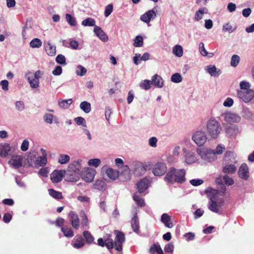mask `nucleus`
<instances>
[{"label":"nucleus","instance_id":"1","mask_svg":"<svg viewBox=\"0 0 254 254\" xmlns=\"http://www.w3.org/2000/svg\"><path fill=\"white\" fill-rule=\"evenodd\" d=\"M114 234L116 235L114 242L112 238L111 235L107 234L104 237L106 247L108 250L115 248L116 250L121 251L123 250V244L125 241V234L118 230H114Z\"/></svg>","mask_w":254,"mask_h":254},{"label":"nucleus","instance_id":"2","mask_svg":"<svg viewBox=\"0 0 254 254\" xmlns=\"http://www.w3.org/2000/svg\"><path fill=\"white\" fill-rule=\"evenodd\" d=\"M186 171L183 169H176L174 167H171L167 173L164 180L172 184L174 182L182 184L186 181Z\"/></svg>","mask_w":254,"mask_h":254},{"label":"nucleus","instance_id":"3","mask_svg":"<svg viewBox=\"0 0 254 254\" xmlns=\"http://www.w3.org/2000/svg\"><path fill=\"white\" fill-rule=\"evenodd\" d=\"M206 128L208 133L212 138H217L222 129L219 122L213 118L208 120Z\"/></svg>","mask_w":254,"mask_h":254},{"label":"nucleus","instance_id":"4","mask_svg":"<svg viewBox=\"0 0 254 254\" xmlns=\"http://www.w3.org/2000/svg\"><path fill=\"white\" fill-rule=\"evenodd\" d=\"M197 152L201 159L204 161L210 162L215 161L216 159V156L213 150L199 148L197 149Z\"/></svg>","mask_w":254,"mask_h":254},{"label":"nucleus","instance_id":"5","mask_svg":"<svg viewBox=\"0 0 254 254\" xmlns=\"http://www.w3.org/2000/svg\"><path fill=\"white\" fill-rule=\"evenodd\" d=\"M194 142L199 146H202L207 140V136L203 131L198 130L196 131L192 137Z\"/></svg>","mask_w":254,"mask_h":254},{"label":"nucleus","instance_id":"6","mask_svg":"<svg viewBox=\"0 0 254 254\" xmlns=\"http://www.w3.org/2000/svg\"><path fill=\"white\" fill-rule=\"evenodd\" d=\"M167 170V168L165 163L158 162L154 165L152 173L155 176H161L166 173Z\"/></svg>","mask_w":254,"mask_h":254},{"label":"nucleus","instance_id":"7","mask_svg":"<svg viewBox=\"0 0 254 254\" xmlns=\"http://www.w3.org/2000/svg\"><path fill=\"white\" fill-rule=\"evenodd\" d=\"M238 95L244 102L248 103L254 97V90L249 89L238 91Z\"/></svg>","mask_w":254,"mask_h":254},{"label":"nucleus","instance_id":"8","mask_svg":"<svg viewBox=\"0 0 254 254\" xmlns=\"http://www.w3.org/2000/svg\"><path fill=\"white\" fill-rule=\"evenodd\" d=\"M224 201L223 199H221L219 201H216L211 198L208 202V207L210 211L215 213H218L219 208L224 205Z\"/></svg>","mask_w":254,"mask_h":254},{"label":"nucleus","instance_id":"9","mask_svg":"<svg viewBox=\"0 0 254 254\" xmlns=\"http://www.w3.org/2000/svg\"><path fill=\"white\" fill-rule=\"evenodd\" d=\"M238 174L239 177L244 180H248L249 178V167L247 164L243 163L240 167Z\"/></svg>","mask_w":254,"mask_h":254},{"label":"nucleus","instance_id":"10","mask_svg":"<svg viewBox=\"0 0 254 254\" xmlns=\"http://www.w3.org/2000/svg\"><path fill=\"white\" fill-rule=\"evenodd\" d=\"M64 170H55L50 175V178L53 183H58L60 182L65 174Z\"/></svg>","mask_w":254,"mask_h":254},{"label":"nucleus","instance_id":"11","mask_svg":"<svg viewBox=\"0 0 254 254\" xmlns=\"http://www.w3.org/2000/svg\"><path fill=\"white\" fill-rule=\"evenodd\" d=\"M156 16V14L155 11L154 9H151L141 15L140 18L142 21L146 23H149L151 19H154Z\"/></svg>","mask_w":254,"mask_h":254},{"label":"nucleus","instance_id":"12","mask_svg":"<svg viewBox=\"0 0 254 254\" xmlns=\"http://www.w3.org/2000/svg\"><path fill=\"white\" fill-rule=\"evenodd\" d=\"M95 171L90 168H87L82 173L83 179L86 182H91L94 178Z\"/></svg>","mask_w":254,"mask_h":254},{"label":"nucleus","instance_id":"13","mask_svg":"<svg viewBox=\"0 0 254 254\" xmlns=\"http://www.w3.org/2000/svg\"><path fill=\"white\" fill-rule=\"evenodd\" d=\"M69 217L72 226L76 230L79 228V219L78 215L73 211H71L69 213Z\"/></svg>","mask_w":254,"mask_h":254},{"label":"nucleus","instance_id":"14","mask_svg":"<svg viewBox=\"0 0 254 254\" xmlns=\"http://www.w3.org/2000/svg\"><path fill=\"white\" fill-rule=\"evenodd\" d=\"M161 221L164 224L165 227L168 228H172L174 225L171 221V216L167 213H163L161 218Z\"/></svg>","mask_w":254,"mask_h":254},{"label":"nucleus","instance_id":"15","mask_svg":"<svg viewBox=\"0 0 254 254\" xmlns=\"http://www.w3.org/2000/svg\"><path fill=\"white\" fill-rule=\"evenodd\" d=\"M94 32L95 34L103 41H107L108 39L107 35L103 31L100 27L95 26L94 28Z\"/></svg>","mask_w":254,"mask_h":254},{"label":"nucleus","instance_id":"16","mask_svg":"<svg viewBox=\"0 0 254 254\" xmlns=\"http://www.w3.org/2000/svg\"><path fill=\"white\" fill-rule=\"evenodd\" d=\"M148 186V180L146 178H144L140 180L137 184V189L140 193L143 192Z\"/></svg>","mask_w":254,"mask_h":254},{"label":"nucleus","instance_id":"17","mask_svg":"<svg viewBox=\"0 0 254 254\" xmlns=\"http://www.w3.org/2000/svg\"><path fill=\"white\" fill-rule=\"evenodd\" d=\"M84 240L81 236H76L73 239L72 243V246L76 249H80L84 246Z\"/></svg>","mask_w":254,"mask_h":254},{"label":"nucleus","instance_id":"18","mask_svg":"<svg viewBox=\"0 0 254 254\" xmlns=\"http://www.w3.org/2000/svg\"><path fill=\"white\" fill-rule=\"evenodd\" d=\"M131 226L133 232L136 233H138L139 232V224L136 214H134L132 218Z\"/></svg>","mask_w":254,"mask_h":254},{"label":"nucleus","instance_id":"19","mask_svg":"<svg viewBox=\"0 0 254 254\" xmlns=\"http://www.w3.org/2000/svg\"><path fill=\"white\" fill-rule=\"evenodd\" d=\"M23 158L20 156H13L11 159L9 161L10 163L13 167L19 168L22 166Z\"/></svg>","mask_w":254,"mask_h":254},{"label":"nucleus","instance_id":"20","mask_svg":"<svg viewBox=\"0 0 254 254\" xmlns=\"http://www.w3.org/2000/svg\"><path fill=\"white\" fill-rule=\"evenodd\" d=\"M10 150V147L9 144L4 143L0 145V156L6 157Z\"/></svg>","mask_w":254,"mask_h":254},{"label":"nucleus","instance_id":"21","mask_svg":"<svg viewBox=\"0 0 254 254\" xmlns=\"http://www.w3.org/2000/svg\"><path fill=\"white\" fill-rule=\"evenodd\" d=\"M151 82L158 88H161L163 85V81L162 77L157 74H155L152 77Z\"/></svg>","mask_w":254,"mask_h":254},{"label":"nucleus","instance_id":"22","mask_svg":"<svg viewBox=\"0 0 254 254\" xmlns=\"http://www.w3.org/2000/svg\"><path fill=\"white\" fill-rule=\"evenodd\" d=\"M225 120L230 122H239L241 118L237 115L233 113H228L225 115Z\"/></svg>","mask_w":254,"mask_h":254},{"label":"nucleus","instance_id":"23","mask_svg":"<svg viewBox=\"0 0 254 254\" xmlns=\"http://www.w3.org/2000/svg\"><path fill=\"white\" fill-rule=\"evenodd\" d=\"M93 187L95 189L104 191L106 189V184L105 182L102 180H97L94 183Z\"/></svg>","mask_w":254,"mask_h":254},{"label":"nucleus","instance_id":"24","mask_svg":"<svg viewBox=\"0 0 254 254\" xmlns=\"http://www.w3.org/2000/svg\"><path fill=\"white\" fill-rule=\"evenodd\" d=\"M196 158L194 153L189 152L185 156V161L187 164H190L194 163Z\"/></svg>","mask_w":254,"mask_h":254},{"label":"nucleus","instance_id":"25","mask_svg":"<svg viewBox=\"0 0 254 254\" xmlns=\"http://www.w3.org/2000/svg\"><path fill=\"white\" fill-rule=\"evenodd\" d=\"M149 251L151 254H154L155 252H156L157 254H164L160 246L158 244L156 245L154 244L152 245Z\"/></svg>","mask_w":254,"mask_h":254},{"label":"nucleus","instance_id":"26","mask_svg":"<svg viewBox=\"0 0 254 254\" xmlns=\"http://www.w3.org/2000/svg\"><path fill=\"white\" fill-rule=\"evenodd\" d=\"M49 193L53 198L57 199H61L63 198L61 192L55 190L54 189H50L48 190Z\"/></svg>","mask_w":254,"mask_h":254},{"label":"nucleus","instance_id":"27","mask_svg":"<svg viewBox=\"0 0 254 254\" xmlns=\"http://www.w3.org/2000/svg\"><path fill=\"white\" fill-rule=\"evenodd\" d=\"M236 170V167L234 164L226 165L223 169V171L225 173L233 174Z\"/></svg>","mask_w":254,"mask_h":254},{"label":"nucleus","instance_id":"28","mask_svg":"<svg viewBox=\"0 0 254 254\" xmlns=\"http://www.w3.org/2000/svg\"><path fill=\"white\" fill-rule=\"evenodd\" d=\"M86 242L88 244H91L94 243V238L92 234L88 231H85L83 232Z\"/></svg>","mask_w":254,"mask_h":254},{"label":"nucleus","instance_id":"29","mask_svg":"<svg viewBox=\"0 0 254 254\" xmlns=\"http://www.w3.org/2000/svg\"><path fill=\"white\" fill-rule=\"evenodd\" d=\"M61 230L64 236L68 238H71L74 236L72 230L70 228L67 226L63 227L61 228Z\"/></svg>","mask_w":254,"mask_h":254},{"label":"nucleus","instance_id":"30","mask_svg":"<svg viewBox=\"0 0 254 254\" xmlns=\"http://www.w3.org/2000/svg\"><path fill=\"white\" fill-rule=\"evenodd\" d=\"M46 51L47 54L50 56H54L56 53V46L48 43L46 47Z\"/></svg>","mask_w":254,"mask_h":254},{"label":"nucleus","instance_id":"31","mask_svg":"<svg viewBox=\"0 0 254 254\" xmlns=\"http://www.w3.org/2000/svg\"><path fill=\"white\" fill-rule=\"evenodd\" d=\"M69 168L78 174L80 172V164L78 161H75L73 163L70 164Z\"/></svg>","mask_w":254,"mask_h":254},{"label":"nucleus","instance_id":"32","mask_svg":"<svg viewBox=\"0 0 254 254\" xmlns=\"http://www.w3.org/2000/svg\"><path fill=\"white\" fill-rule=\"evenodd\" d=\"M80 108L85 113H88L91 111V104L87 101H83L80 103Z\"/></svg>","mask_w":254,"mask_h":254},{"label":"nucleus","instance_id":"33","mask_svg":"<svg viewBox=\"0 0 254 254\" xmlns=\"http://www.w3.org/2000/svg\"><path fill=\"white\" fill-rule=\"evenodd\" d=\"M72 100L71 99L65 100H59L58 101L59 105L61 107L64 109L68 108L69 106L72 104Z\"/></svg>","mask_w":254,"mask_h":254},{"label":"nucleus","instance_id":"34","mask_svg":"<svg viewBox=\"0 0 254 254\" xmlns=\"http://www.w3.org/2000/svg\"><path fill=\"white\" fill-rule=\"evenodd\" d=\"M133 199L135 201L137 205L140 207H143L145 206V202L143 198H141L138 195L134 194L133 196Z\"/></svg>","mask_w":254,"mask_h":254},{"label":"nucleus","instance_id":"35","mask_svg":"<svg viewBox=\"0 0 254 254\" xmlns=\"http://www.w3.org/2000/svg\"><path fill=\"white\" fill-rule=\"evenodd\" d=\"M108 176L112 180H116L118 177V172L114 170L113 169L109 168L107 170Z\"/></svg>","mask_w":254,"mask_h":254},{"label":"nucleus","instance_id":"36","mask_svg":"<svg viewBox=\"0 0 254 254\" xmlns=\"http://www.w3.org/2000/svg\"><path fill=\"white\" fill-rule=\"evenodd\" d=\"M47 163V157L45 156H39L36 160L35 164L38 166H45Z\"/></svg>","mask_w":254,"mask_h":254},{"label":"nucleus","instance_id":"37","mask_svg":"<svg viewBox=\"0 0 254 254\" xmlns=\"http://www.w3.org/2000/svg\"><path fill=\"white\" fill-rule=\"evenodd\" d=\"M173 53L177 57H181L183 55V50L181 46L176 45L173 50Z\"/></svg>","mask_w":254,"mask_h":254},{"label":"nucleus","instance_id":"38","mask_svg":"<svg viewBox=\"0 0 254 254\" xmlns=\"http://www.w3.org/2000/svg\"><path fill=\"white\" fill-rule=\"evenodd\" d=\"M28 81L32 88H36L39 86V80L37 79V78H34L33 76L29 77Z\"/></svg>","mask_w":254,"mask_h":254},{"label":"nucleus","instance_id":"39","mask_svg":"<svg viewBox=\"0 0 254 254\" xmlns=\"http://www.w3.org/2000/svg\"><path fill=\"white\" fill-rule=\"evenodd\" d=\"M65 18L66 21L70 26H74L76 25L75 18L71 14L66 13L65 14Z\"/></svg>","mask_w":254,"mask_h":254},{"label":"nucleus","instance_id":"40","mask_svg":"<svg viewBox=\"0 0 254 254\" xmlns=\"http://www.w3.org/2000/svg\"><path fill=\"white\" fill-rule=\"evenodd\" d=\"M82 25L84 26H93L95 25V21L92 18H87L83 20L81 23Z\"/></svg>","mask_w":254,"mask_h":254},{"label":"nucleus","instance_id":"41","mask_svg":"<svg viewBox=\"0 0 254 254\" xmlns=\"http://www.w3.org/2000/svg\"><path fill=\"white\" fill-rule=\"evenodd\" d=\"M42 41L38 38H34L30 43V46L33 48H39L42 46Z\"/></svg>","mask_w":254,"mask_h":254},{"label":"nucleus","instance_id":"42","mask_svg":"<svg viewBox=\"0 0 254 254\" xmlns=\"http://www.w3.org/2000/svg\"><path fill=\"white\" fill-rule=\"evenodd\" d=\"M151 81L149 80H144L139 84L141 88L144 90H148L151 87Z\"/></svg>","mask_w":254,"mask_h":254},{"label":"nucleus","instance_id":"43","mask_svg":"<svg viewBox=\"0 0 254 254\" xmlns=\"http://www.w3.org/2000/svg\"><path fill=\"white\" fill-rule=\"evenodd\" d=\"M134 41V42L133 45L135 47H141L143 45V38L140 36H137L135 37Z\"/></svg>","mask_w":254,"mask_h":254},{"label":"nucleus","instance_id":"44","mask_svg":"<svg viewBox=\"0 0 254 254\" xmlns=\"http://www.w3.org/2000/svg\"><path fill=\"white\" fill-rule=\"evenodd\" d=\"M69 160V156L67 155H60L58 162L61 164H64L67 163Z\"/></svg>","mask_w":254,"mask_h":254},{"label":"nucleus","instance_id":"45","mask_svg":"<svg viewBox=\"0 0 254 254\" xmlns=\"http://www.w3.org/2000/svg\"><path fill=\"white\" fill-rule=\"evenodd\" d=\"M56 61L58 64H61L65 65L66 64L65 58L62 54H60L57 56L56 58Z\"/></svg>","mask_w":254,"mask_h":254},{"label":"nucleus","instance_id":"46","mask_svg":"<svg viewBox=\"0 0 254 254\" xmlns=\"http://www.w3.org/2000/svg\"><path fill=\"white\" fill-rule=\"evenodd\" d=\"M100 163V160L97 158L90 159L88 162L89 166H93L95 168H97L98 166H99Z\"/></svg>","mask_w":254,"mask_h":254},{"label":"nucleus","instance_id":"47","mask_svg":"<svg viewBox=\"0 0 254 254\" xmlns=\"http://www.w3.org/2000/svg\"><path fill=\"white\" fill-rule=\"evenodd\" d=\"M207 71L212 76H218L219 74L218 72L217 71V68L215 66H208Z\"/></svg>","mask_w":254,"mask_h":254},{"label":"nucleus","instance_id":"48","mask_svg":"<svg viewBox=\"0 0 254 254\" xmlns=\"http://www.w3.org/2000/svg\"><path fill=\"white\" fill-rule=\"evenodd\" d=\"M182 80L181 75L178 73H176L172 75L171 81L175 83H179Z\"/></svg>","mask_w":254,"mask_h":254},{"label":"nucleus","instance_id":"49","mask_svg":"<svg viewBox=\"0 0 254 254\" xmlns=\"http://www.w3.org/2000/svg\"><path fill=\"white\" fill-rule=\"evenodd\" d=\"M240 62V57L238 55H234L232 56L231 61V65L233 67H236Z\"/></svg>","mask_w":254,"mask_h":254},{"label":"nucleus","instance_id":"50","mask_svg":"<svg viewBox=\"0 0 254 254\" xmlns=\"http://www.w3.org/2000/svg\"><path fill=\"white\" fill-rule=\"evenodd\" d=\"M113 10V6L111 4H109L107 5L105 7V12H104V15L105 17H108L111 13L112 12Z\"/></svg>","mask_w":254,"mask_h":254},{"label":"nucleus","instance_id":"51","mask_svg":"<svg viewBox=\"0 0 254 254\" xmlns=\"http://www.w3.org/2000/svg\"><path fill=\"white\" fill-rule=\"evenodd\" d=\"M16 109L19 111H22L25 109V104L22 101H18L15 103Z\"/></svg>","mask_w":254,"mask_h":254},{"label":"nucleus","instance_id":"52","mask_svg":"<svg viewBox=\"0 0 254 254\" xmlns=\"http://www.w3.org/2000/svg\"><path fill=\"white\" fill-rule=\"evenodd\" d=\"M74 121L79 126L86 127L85 119L81 117H78L74 119Z\"/></svg>","mask_w":254,"mask_h":254},{"label":"nucleus","instance_id":"53","mask_svg":"<svg viewBox=\"0 0 254 254\" xmlns=\"http://www.w3.org/2000/svg\"><path fill=\"white\" fill-rule=\"evenodd\" d=\"M236 28H235L234 29H232V26L229 23L225 24L223 26V30L224 31H228L229 33H232L234 30H235Z\"/></svg>","mask_w":254,"mask_h":254},{"label":"nucleus","instance_id":"54","mask_svg":"<svg viewBox=\"0 0 254 254\" xmlns=\"http://www.w3.org/2000/svg\"><path fill=\"white\" fill-rule=\"evenodd\" d=\"M44 120L45 122L52 124L53 121V115L51 114H46L44 116Z\"/></svg>","mask_w":254,"mask_h":254},{"label":"nucleus","instance_id":"55","mask_svg":"<svg viewBox=\"0 0 254 254\" xmlns=\"http://www.w3.org/2000/svg\"><path fill=\"white\" fill-rule=\"evenodd\" d=\"M173 250L174 245L172 242L167 244L164 248V251L166 253H171L173 252Z\"/></svg>","mask_w":254,"mask_h":254},{"label":"nucleus","instance_id":"56","mask_svg":"<svg viewBox=\"0 0 254 254\" xmlns=\"http://www.w3.org/2000/svg\"><path fill=\"white\" fill-rule=\"evenodd\" d=\"M223 180L225 182V183L228 186L232 185L234 182V180L232 179V178L229 177L227 175H225L223 176Z\"/></svg>","mask_w":254,"mask_h":254},{"label":"nucleus","instance_id":"57","mask_svg":"<svg viewBox=\"0 0 254 254\" xmlns=\"http://www.w3.org/2000/svg\"><path fill=\"white\" fill-rule=\"evenodd\" d=\"M240 86L242 90H249L250 85L249 83L245 81H241L240 84Z\"/></svg>","mask_w":254,"mask_h":254},{"label":"nucleus","instance_id":"58","mask_svg":"<svg viewBox=\"0 0 254 254\" xmlns=\"http://www.w3.org/2000/svg\"><path fill=\"white\" fill-rule=\"evenodd\" d=\"M224 150L225 147L224 146V145L222 146L220 144L218 145L216 148V150H214L215 155H216V154H221Z\"/></svg>","mask_w":254,"mask_h":254},{"label":"nucleus","instance_id":"59","mask_svg":"<svg viewBox=\"0 0 254 254\" xmlns=\"http://www.w3.org/2000/svg\"><path fill=\"white\" fill-rule=\"evenodd\" d=\"M203 181L201 179H192L190 181V183L193 186H198L201 185Z\"/></svg>","mask_w":254,"mask_h":254},{"label":"nucleus","instance_id":"60","mask_svg":"<svg viewBox=\"0 0 254 254\" xmlns=\"http://www.w3.org/2000/svg\"><path fill=\"white\" fill-rule=\"evenodd\" d=\"M199 52H200V54L202 56H205L207 55V52L206 51V50L205 49L204 44L202 42H201L199 43Z\"/></svg>","mask_w":254,"mask_h":254},{"label":"nucleus","instance_id":"61","mask_svg":"<svg viewBox=\"0 0 254 254\" xmlns=\"http://www.w3.org/2000/svg\"><path fill=\"white\" fill-rule=\"evenodd\" d=\"M204 10L201 9L197 11L195 14V18L196 20L199 21L202 18V15L204 13Z\"/></svg>","mask_w":254,"mask_h":254},{"label":"nucleus","instance_id":"62","mask_svg":"<svg viewBox=\"0 0 254 254\" xmlns=\"http://www.w3.org/2000/svg\"><path fill=\"white\" fill-rule=\"evenodd\" d=\"M78 177L76 175H73L72 173L69 174L67 177V180L70 182H76L78 180Z\"/></svg>","mask_w":254,"mask_h":254},{"label":"nucleus","instance_id":"63","mask_svg":"<svg viewBox=\"0 0 254 254\" xmlns=\"http://www.w3.org/2000/svg\"><path fill=\"white\" fill-rule=\"evenodd\" d=\"M233 103L234 101L232 98H227L223 103V105L225 107H230L233 105Z\"/></svg>","mask_w":254,"mask_h":254},{"label":"nucleus","instance_id":"64","mask_svg":"<svg viewBox=\"0 0 254 254\" xmlns=\"http://www.w3.org/2000/svg\"><path fill=\"white\" fill-rule=\"evenodd\" d=\"M29 146V141L25 139L23 140V141L22 143L21 146V149L23 151H26L28 150Z\"/></svg>","mask_w":254,"mask_h":254}]
</instances>
